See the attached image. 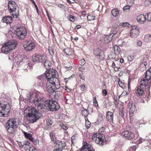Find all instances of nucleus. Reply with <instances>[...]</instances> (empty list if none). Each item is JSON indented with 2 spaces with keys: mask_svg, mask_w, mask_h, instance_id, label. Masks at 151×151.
<instances>
[{
  "mask_svg": "<svg viewBox=\"0 0 151 151\" xmlns=\"http://www.w3.org/2000/svg\"><path fill=\"white\" fill-rule=\"evenodd\" d=\"M144 41L146 42H151V35H147L145 36L144 38Z\"/></svg>",
  "mask_w": 151,
  "mask_h": 151,
  "instance_id": "c756f323",
  "label": "nucleus"
},
{
  "mask_svg": "<svg viewBox=\"0 0 151 151\" xmlns=\"http://www.w3.org/2000/svg\"><path fill=\"white\" fill-rule=\"evenodd\" d=\"M147 83L144 78L141 79L140 82V85L138 87L137 93L139 96L142 95L143 92V90L147 86Z\"/></svg>",
  "mask_w": 151,
  "mask_h": 151,
  "instance_id": "9d476101",
  "label": "nucleus"
},
{
  "mask_svg": "<svg viewBox=\"0 0 151 151\" xmlns=\"http://www.w3.org/2000/svg\"><path fill=\"white\" fill-rule=\"evenodd\" d=\"M78 69L80 71L83 72L85 70V68L82 67H80L78 68Z\"/></svg>",
  "mask_w": 151,
  "mask_h": 151,
  "instance_id": "0e129e2a",
  "label": "nucleus"
},
{
  "mask_svg": "<svg viewBox=\"0 0 151 151\" xmlns=\"http://www.w3.org/2000/svg\"><path fill=\"white\" fill-rule=\"evenodd\" d=\"M35 46L34 43L31 42L28 40H26L24 43L23 47L27 51L32 50L34 49Z\"/></svg>",
  "mask_w": 151,
  "mask_h": 151,
  "instance_id": "f8f14e48",
  "label": "nucleus"
},
{
  "mask_svg": "<svg viewBox=\"0 0 151 151\" xmlns=\"http://www.w3.org/2000/svg\"><path fill=\"white\" fill-rule=\"evenodd\" d=\"M5 128L9 134H14L17 128L16 119L14 118L9 119L6 123Z\"/></svg>",
  "mask_w": 151,
  "mask_h": 151,
  "instance_id": "39448f33",
  "label": "nucleus"
},
{
  "mask_svg": "<svg viewBox=\"0 0 151 151\" xmlns=\"http://www.w3.org/2000/svg\"><path fill=\"white\" fill-rule=\"evenodd\" d=\"M114 103L115 105V106L117 105L118 102V101L117 100V97L115 96L114 97Z\"/></svg>",
  "mask_w": 151,
  "mask_h": 151,
  "instance_id": "79ce46f5",
  "label": "nucleus"
},
{
  "mask_svg": "<svg viewBox=\"0 0 151 151\" xmlns=\"http://www.w3.org/2000/svg\"><path fill=\"white\" fill-rule=\"evenodd\" d=\"M89 110H91L92 111V109L91 108L89 109L88 108L87 109H84L81 111L82 114L84 116H87L89 114Z\"/></svg>",
  "mask_w": 151,
  "mask_h": 151,
  "instance_id": "a878e982",
  "label": "nucleus"
},
{
  "mask_svg": "<svg viewBox=\"0 0 151 151\" xmlns=\"http://www.w3.org/2000/svg\"><path fill=\"white\" fill-rule=\"evenodd\" d=\"M80 88L82 91H84L86 87L84 85H82L80 86Z\"/></svg>",
  "mask_w": 151,
  "mask_h": 151,
  "instance_id": "3c124183",
  "label": "nucleus"
},
{
  "mask_svg": "<svg viewBox=\"0 0 151 151\" xmlns=\"http://www.w3.org/2000/svg\"><path fill=\"white\" fill-rule=\"evenodd\" d=\"M66 144L65 142H58L56 145V147L59 149H60V151H62L63 149L66 146Z\"/></svg>",
  "mask_w": 151,
  "mask_h": 151,
  "instance_id": "b1692460",
  "label": "nucleus"
},
{
  "mask_svg": "<svg viewBox=\"0 0 151 151\" xmlns=\"http://www.w3.org/2000/svg\"><path fill=\"white\" fill-rule=\"evenodd\" d=\"M24 134L25 137L27 138L31 142H34V138L32 137V135L29 133L24 132Z\"/></svg>",
  "mask_w": 151,
  "mask_h": 151,
  "instance_id": "bb28decb",
  "label": "nucleus"
},
{
  "mask_svg": "<svg viewBox=\"0 0 151 151\" xmlns=\"http://www.w3.org/2000/svg\"><path fill=\"white\" fill-rule=\"evenodd\" d=\"M42 64L44 65L45 68L47 70L45 71V73L46 72L48 73L50 72V71H53V70H55L54 69H51V64L50 62L47 60V58L42 63Z\"/></svg>",
  "mask_w": 151,
  "mask_h": 151,
  "instance_id": "4468645a",
  "label": "nucleus"
},
{
  "mask_svg": "<svg viewBox=\"0 0 151 151\" xmlns=\"http://www.w3.org/2000/svg\"><path fill=\"white\" fill-rule=\"evenodd\" d=\"M53 132H50V133L49 135L50 136V139H51V140L53 141V142H54L55 143L56 142V141H54V139L53 137Z\"/></svg>",
  "mask_w": 151,
  "mask_h": 151,
  "instance_id": "c03bdc74",
  "label": "nucleus"
},
{
  "mask_svg": "<svg viewBox=\"0 0 151 151\" xmlns=\"http://www.w3.org/2000/svg\"><path fill=\"white\" fill-rule=\"evenodd\" d=\"M119 68L118 67H115L114 68V69L115 71H118Z\"/></svg>",
  "mask_w": 151,
  "mask_h": 151,
  "instance_id": "69168bd1",
  "label": "nucleus"
},
{
  "mask_svg": "<svg viewBox=\"0 0 151 151\" xmlns=\"http://www.w3.org/2000/svg\"><path fill=\"white\" fill-rule=\"evenodd\" d=\"M23 143L24 145H25L29 146L30 145V143L28 142V140L24 141Z\"/></svg>",
  "mask_w": 151,
  "mask_h": 151,
  "instance_id": "603ef678",
  "label": "nucleus"
},
{
  "mask_svg": "<svg viewBox=\"0 0 151 151\" xmlns=\"http://www.w3.org/2000/svg\"><path fill=\"white\" fill-rule=\"evenodd\" d=\"M24 113L27 114L26 116H28L30 123L36 122L42 116L41 113L34 108H27L24 111Z\"/></svg>",
  "mask_w": 151,
  "mask_h": 151,
  "instance_id": "f03ea898",
  "label": "nucleus"
},
{
  "mask_svg": "<svg viewBox=\"0 0 151 151\" xmlns=\"http://www.w3.org/2000/svg\"><path fill=\"white\" fill-rule=\"evenodd\" d=\"M151 3V0H146L144 2V4L146 6H149Z\"/></svg>",
  "mask_w": 151,
  "mask_h": 151,
  "instance_id": "c9c22d12",
  "label": "nucleus"
},
{
  "mask_svg": "<svg viewBox=\"0 0 151 151\" xmlns=\"http://www.w3.org/2000/svg\"><path fill=\"white\" fill-rule=\"evenodd\" d=\"M44 77L46 78L45 76V73H44V75L39 76L37 78V79H38L42 81L45 78Z\"/></svg>",
  "mask_w": 151,
  "mask_h": 151,
  "instance_id": "a19ab883",
  "label": "nucleus"
},
{
  "mask_svg": "<svg viewBox=\"0 0 151 151\" xmlns=\"http://www.w3.org/2000/svg\"><path fill=\"white\" fill-rule=\"evenodd\" d=\"M48 51L50 54L51 55H53L54 54L53 50L51 48H49L48 49Z\"/></svg>",
  "mask_w": 151,
  "mask_h": 151,
  "instance_id": "ea45409f",
  "label": "nucleus"
},
{
  "mask_svg": "<svg viewBox=\"0 0 151 151\" xmlns=\"http://www.w3.org/2000/svg\"><path fill=\"white\" fill-rule=\"evenodd\" d=\"M102 93L104 96H106L107 94V92L106 90L104 89L102 90Z\"/></svg>",
  "mask_w": 151,
  "mask_h": 151,
  "instance_id": "864d4df0",
  "label": "nucleus"
},
{
  "mask_svg": "<svg viewBox=\"0 0 151 151\" xmlns=\"http://www.w3.org/2000/svg\"><path fill=\"white\" fill-rule=\"evenodd\" d=\"M35 145H37L39 143V140L37 139H34V142H32Z\"/></svg>",
  "mask_w": 151,
  "mask_h": 151,
  "instance_id": "6e6d98bb",
  "label": "nucleus"
},
{
  "mask_svg": "<svg viewBox=\"0 0 151 151\" xmlns=\"http://www.w3.org/2000/svg\"><path fill=\"white\" fill-rule=\"evenodd\" d=\"M112 37L111 35H104V37L103 38V40L104 41V42L105 43H108L110 42L111 40V37Z\"/></svg>",
  "mask_w": 151,
  "mask_h": 151,
  "instance_id": "393cba45",
  "label": "nucleus"
},
{
  "mask_svg": "<svg viewBox=\"0 0 151 151\" xmlns=\"http://www.w3.org/2000/svg\"><path fill=\"white\" fill-rule=\"evenodd\" d=\"M93 53L96 56H99V58L101 60H102L104 58V52L103 51L99 48H94V49Z\"/></svg>",
  "mask_w": 151,
  "mask_h": 151,
  "instance_id": "dca6fc26",
  "label": "nucleus"
},
{
  "mask_svg": "<svg viewBox=\"0 0 151 151\" xmlns=\"http://www.w3.org/2000/svg\"><path fill=\"white\" fill-rule=\"evenodd\" d=\"M46 56L42 54L35 55L32 56V60L34 62H43L46 59Z\"/></svg>",
  "mask_w": 151,
  "mask_h": 151,
  "instance_id": "9b49d317",
  "label": "nucleus"
},
{
  "mask_svg": "<svg viewBox=\"0 0 151 151\" xmlns=\"http://www.w3.org/2000/svg\"><path fill=\"white\" fill-rule=\"evenodd\" d=\"M103 120L102 115L101 114H98V118L97 119V122H101Z\"/></svg>",
  "mask_w": 151,
  "mask_h": 151,
  "instance_id": "72a5a7b5",
  "label": "nucleus"
},
{
  "mask_svg": "<svg viewBox=\"0 0 151 151\" xmlns=\"http://www.w3.org/2000/svg\"><path fill=\"white\" fill-rule=\"evenodd\" d=\"M67 18L70 20V21L73 22L75 20V17L71 15H69L67 17Z\"/></svg>",
  "mask_w": 151,
  "mask_h": 151,
  "instance_id": "473e14b6",
  "label": "nucleus"
},
{
  "mask_svg": "<svg viewBox=\"0 0 151 151\" xmlns=\"http://www.w3.org/2000/svg\"><path fill=\"white\" fill-rule=\"evenodd\" d=\"M119 13V11L117 9H114L111 11V14L114 17L117 16Z\"/></svg>",
  "mask_w": 151,
  "mask_h": 151,
  "instance_id": "7c9ffc66",
  "label": "nucleus"
},
{
  "mask_svg": "<svg viewBox=\"0 0 151 151\" xmlns=\"http://www.w3.org/2000/svg\"><path fill=\"white\" fill-rule=\"evenodd\" d=\"M7 45V43H5L1 47L2 52L5 54H7L11 51V48H9Z\"/></svg>",
  "mask_w": 151,
  "mask_h": 151,
  "instance_id": "a211bd4d",
  "label": "nucleus"
},
{
  "mask_svg": "<svg viewBox=\"0 0 151 151\" xmlns=\"http://www.w3.org/2000/svg\"><path fill=\"white\" fill-rule=\"evenodd\" d=\"M50 72L45 73L46 78L47 79L46 87L49 93H52L60 88V85L58 78V73L57 71L53 70Z\"/></svg>",
  "mask_w": 151,
  "mask_h": 151,
  "instance_id": "f257e3e1",
  "label": "nucleus"
},
{
  "mask_svg": "<svg viewBox=\"0 0 151 151\" xmlns=\"http://www.w3.org/2000/svg\"><path fill=\"white\" fill-rule=\"evenodd\" d=\"M19 146L21 148H23L24 147V145H22L21 142H19L18 143Z\"/></svg>",
  "mask_w": 151,
  "mask_h": 151,
  "instance_id": "052dcab7",
  "label": "nucleus"
},
{
  "mask_svg": "<svg viewBox=\"0 0 151 151\" xmlns=\"http://www.w3.org/2000/svg\"><path fill=\"white\" fill-rule=\"evenodd\" d=\"M15 34L18 38L19 40H22L25 37L27 32L25 28L23 27L20 26L17 28Z\"/></svg>",
  "mask_w": 151,
  "mask_h": 151,
  "instance_id": "1a4fd4ad",
  "label": "nucleus"
},
{
  "mask_svg": "<svg viewBox=\"0 0 151 151\" xmlns=\"http://www.w3.org/2000/svg\"><path fill=\"white\" fill-rule=\"evenodd\" d=\"M29 151H37V150L34 146H31L29 147Z\"/></svg>",
  "mask_w": 151,
  "mask_h": 151,
  "instance_id": "09e8293b",
  "label": "nucleus"
},
{
  "mask_svg": "<svg viewBox=\"0 0 151 151\" xmlns=\"http://www.w3.org/2000/svg\"><path fill=\"white\" fill-rule=\"evenodd\" d=\"M119 111V115L122 117L124 116V113L123 112V106H120Z\"/></svg>",
  "mask_w": 151,
  "mask_h": 151,
  "instance_id": "2f4dec72",
  "label": "nucleus"
},
{
  "mask_svg": "<svg viewBox=\"0 0 151 151\" xmlns=\"http://www.w3.org/2000/svg\"><path fill=\"white\" fill-rule=\"evenodd\" d=\"M137 44L138 46H141L142 45V42L141 41L138 40L137 42Z\"/></svg>",
  "mask_w": 151,
  "mask_h": 151,
  "instance_id": "5fc2aeb1",
  "label": "nucleus"
},
{
  "mask_svg": "<svg viewBox=\"0 0 151 151\" xmlns=\"http://www.w3.org/2000/svg\"><path fill=\"white\" fill-rule=\"evenodd\" d=\"M117 29L118 28L116 27H112L111 28V31L110 32V35L112 37H113L114 35L117 33L118 30Z\"/></svg>",
  "mask_w": 151,
  "mask_h": 151,
  "instance_id": "c85d7f7f",
  "label": "nucleus"
},
{
  "mask_svg": "<svg viewBox=\"0 0 151 151\" xmlns=\"http://www.w3.org/2000/svg\"><path fill=\"white\" fill-rule=\"evenodd\" d=\"M114 52L116 55L119 54L120 52V49L118 46L115 45L114 46Z\"/></svg>",
  "mask_w": 151,
  "mask_h": 151,
  "instance_id": "cd10ccee",
  "label": "nucleus"
},
{
  "mask_svg": "<svg viewBox=\"0 0 151 151\" xmlns=\"http://www.w3.org/2000/svg\"><path fill=\"white\" fill-rule=\"evenodd\" d=\"M132 30H139V28L137 26L135 25L132 27Z\"/></svg>",
  "mask_w": 151,
  "mask_h": 151,
  "instance_id": "4d7b16f0",
  "label": "nucleus"
},
{
  "mask_svg": "<svg viewBox=\"0 0 151 151\" xmlns=\"http://www.w3.org/2000/svg\"><path fill=\"white\" fill-rule=\"evenodd\" d=\"M93 106L96 107H97L98 106L97 101H93Z\"/></svg>",
  "mask_w": 151,
  "mask_h": 151,
  "instance_id": "13d9d810",
  "label": "nucleus"
},
{
  "mask_svg": "<svg viewBox=\"0 0 151 151\" xmlns=\"http://www.w3.org/2000/svg\"><path fill=\"white\" fill-rule=\"evenodd\" d=\"M44 105L47 109L52 111L58 110L60 106L58 103L52 100H47L45 101Z\"/></svg>",
  "mask_w": 151,
  "mask_h": 151,
  "instance_id": "423d86ee",
  "label": "nucleus"
},
{
  "mask_svg": "<svg viewBox=\"0 0 151 151\" xmlns=\"http://www.w3.org/2000/svg\"><path fill=\"white\" fill-rule=\"evenodd\" d=\"M46 123L48 126H50L52 125L53 122L50 119L48 118L46 120Z\"/></svg>",
  "mask_w": 151,
  "mask_h": 151,
  "instance_id": "f704fd0d",
  "label": "nucleus"
},
{
  "mask_svg": "<svg viewBox=\"0 0 151 151\" xmlns=\"http://www.w3.org/2000/svg\"><path fill=\"white\" fill-rule=\"evenodd\" d=\"M137 21L141 24L144 23L146 20V18L143 14H141L138 16L137 17Z\"/></svg>",
  "mask_w": 151,
  "mask_h": 151,
  "instance_id": "aec40b11",
  "label": "nucleus"
},
{
  "mask_svg": "<svg viewBox=\"0 0 151 151\" xmlns=\"http://www.w3.org/2000/svg\"><path fill=\"white\" fill-rule=\"evenodd\" d=\"M8 8L13 17L17 18L19 16V8L16 3L13 1L10 0L8 3Z\"/></svg>",
  "mask_w": 151,
  "mask_h": 151,
  "instance_id": "20e7f679",
  "label": "nucleus"
},
{
  "mask_svg": "<svg viewBox=\"0 0 151 151\" xmlns=\"http://www.w3.org/2000/svg\"><path fill=\"white\" fill-rule=\"evenodd\" d=\"M80 78H81L82 80H84V76H83L82 75H81L80 74Z\"/></svg>",
  "mask_w": 151,
  "mask_h": 151,
  "instance_id": "774afa93",
  "label": "nucleus"
},
{
  "mask_svg": "<svg viewBox=\"0 0 151 151\" xmlns=\"http://www.w3.org/2000/svg\"><path fill=\"white\" fill-rule=\"evenodd\" d=\"M147 19L146 20L148 21L151 22V13H149L147 14Z\"/></svg>",
  "mask_w": 151,
  "mask_h": 151,
  "instance_id": "4c0bfd02",
  "label": "nucleus"
},
{
  "mask_svg": "<svg viewBox=\"0 0 151 151\" xmlns=\"http://www.w3.org/2000/svg\"><path fill=\"white\" fill-rule=\"evenodd\" d=\"M55 97L57 99L60 98L62 97V96L60 93H56L55 95Z\"/></svg>",
  "mask_w": 151,
  "mask_h": 151,
  "instance_id": "de8ad7c7",
  "label": "nucleus"
},
{
  "mask_svg": "<svg viewBox=\"0 0 151 151\" xmlns=\"http://www.w3.org/2000/svg\"><path fill=\"white\" fill-rule=\"evenodd\" d=\"M106 118L109 122H113V113L111 111L107 112L106 114Z\"/></svg>",
  "mask_w": 151,
  "mask_h": 151,
  "instance_id": "412c9836",
  "label": "nucleus"
},
{
  "mask_svg": "<svg viewBox=\"0 0 151 151\" xmlns=\"http://www.w3.org/2000/svg\"><path fill=\"white\" fill-rule=\"evenodd\" d=\"M92 139L95 141V142L100 146L105 144L106 140L104 135L101 133H96L92 137Z\"/></svg>",
  "mask_w": 151,
  "mask_h": 151,
  "instance_id": "6e6552de",
  "label": "nucleus"
},
{
  "mask_svg": "<svg viewBox=\"0 0 151 151\" xmlns=\"http://www.w3.org/2000/svg\"><path fill=\"white\" fill-rule=\"evenodd\" d=\"M147 65V63L146 62H143L140 64V66L144 68H146V66Z\"/></svg>",
  "mask_w": 151,
  "mask_h": 151,
  "instance_id": "a18cd8bd",
  "label": "nucleus"
},
{
  "mask_svg": "<svg viewBox=\"0 0 151 151\" xmlns=\"http://www.w3.org/2000/svg\"><path fill=\"white\" fill-rule=\"evenodd\" d=\"M11 106L6 102L0 103V116L6 117L10 111Z\"/></svg>",
  "mask_w": 151,
  "mask_h": 151,
  "instance_id": "0eeeda50",
  "label": "nucleus"
},
{
  "mask_svg": "<svg viewBox=\"0 0 151 151\" xmlns=\"http://www.w3.org/2000/svg\"><path fill=\"white\" fill-rule=\"evenodd\" d=\"M95 16H94L89 15L87 16V19L89 20H93L95 19Z\"/></svg>",
  "mask_w": 151,
  "mask_h": 151,
  "instance_id": "e433bc0d",
  "label": "nucleus"
},
{
  "mask_svg": "<svg viewBox=\"0 0 151 151\" xmlns=\"http://www.w3.org/2000/svg\"><path fill=\"white\" fill-rule=\"evenodd\" d=\"M135 147L133 146L132 147H131L129 149V150H131L132 149V150L131 151H135Z\"/></svg>",
  "mask_w": 151,
  "mask_h": 151,
  "instance_id": "e2e57ef3",
  "label": "nucleus"
},
{
  "mask_svg": "<svg viewBox=\"0 0 151 151\" xmlns=\"http://www.w3.org/2000/svg\"><path fill=\"white\" fill-rule=\"evenodd\" d=\"M139 34V30H132L131 31V36L132 38L136 37Z\"/></svg>",
  "mask_w": 151,
  "mask_h": 151,
  "instance_id": "5701e85b",
  "label": "nucleus"
},
{
  "mask_svg": "<svg viewBox=\"0 0 151 151\" xmlns=\"http://www.w3.org/2000/svg\"><path fill=\"white\" fill-rule=\"evenodd\" d=\"M81 25H78L75 28L77 29L80 28L81 27Z\"/></svg>",
  "mask_w": 151,
  "mask_h": 151,
  "instance_id": "338daca9",
  "label": "nucleus"
},
{
  "mask_svg": "<svg viewBox=\"0 0 151 151\" xmlns=\"http://www.w3.org/2000/svg\"><path fill=\"white\" fill-rule=\"evenodd\" d=\"M108 60H111L113 59V58L112 55H109L108 56Z\"/></svg>",
  "mask_w": 151,
  "mask_h": 151,
  "instance_id": "680f3d73",
  "label": "nucleus"
},
{
  "mask_svg": "<svg viewBox=\"0 0 151 151\" xmlns=\"http://www.w3.org/2000/svg\"><path fill=\"white\" fill-rule=\"evenodd\" d=\"M12 20V18L11 17L6 16L4 17L2 20V21L4 23H5L7 24H9Z\"/></svg>",
  "mask_w": 151,
  "mask_h": 151,
  "instance_id": "4be33fe9",
  "label": "nucleus"
},
{
  "mask_svg": "<svg viewBox=\"0 0 151 151\" xmlns=\"http://www.w3.org/2000/svg\"><path fill=\"white\" fill-rule=\"evenodd\" d=\"M61 127H62V128L64 130H66L67 129H68V127H67L66 126H65L64 124H63L61 126Z\"/></svg>",
  "mask_w": 151,
  "mask_h": 151,
  "instance_id": "bf43d9fd",
  "label": "nucleus"
},
{
  "mask_svg": "<svg viewBox=\"0 0 151 151\" xmlns=\"http://www.w3.org/2000/svg\"><path fill=\"white\" fill-rule=\"evenodd\" d=\"M44 84V83L43 82V81H40V82H39V83H38L37 85L40 87H42L43 86V85Z\"/></svg>",
  "mask_w": 151,
  "mask_h": 151,
  "instance_id": "8fccbe9b",
  "label": "nucleus"
},
{
  "mask_svg": "<svg viewBox=\"0 0 151 151\" xmlns=\"http://www.w3.org/2000/svg\"><path fill=\"white\" fill-rule=\"evenodd\" d=\"M120 26H123L124 27H125L128 26L129 25V24L128 22L121 23L120 24Z\"/></svg>",
  "mask_w": 151,
  "mask_h": 151,
  "instance_id": "37998d69",
  "label": "nucleus"
},
{
  "mask_svg": "<svg viewBox=\"0 0 151 151\" xmlns=\"http://www.w3.org/2000/svg\"><path fill=\"white\" fill-rule=\"evenodd\" d=\"M128 109L130 115L136 113L137 110L136 105L132 101H130L128 104Z\"/></svg>",
  "mask_w": 151,
  "mask_h": 151,
  "instance_id": "ddd939ff",
  "label": "nucleus"
},
{
  "mask_svg": "<svg viewBox=\"0 0 151 151\" xmlns=\"http://www.w3.org/2000/svg\"><path fill=\"white\" fill-rule=\"evenodd\" d=\"M30 102L33 103L36 106L40 109H43L45 106L42 103L43 100L40 97L35 93H31L29 98H28Z\"/></svg>",
  "mask_w": 151,
  "mask_h": 151,
  "instance_id": "7ed1b4c3",
  "label": "nucleus"
},
{
  "mask_svg": "<svg viewBox=\"0 0 151 151\" xmlns=\"http://www.w3.org/2000/svg\"><path fill=\"white\" fill-rule=\"evenodd\" d=\"M130 8V7L129 6H126L123 7V10L124 11H129Z\"/></svg>",
  "mask_w": 151,
  "mask_h": 151,
  "instance_id": "49530a36",
  "label": "nucleus"
},
{
  "mask_svg": "<svg viewBox=\"0 0 151 151\" xmlns=\"http://www.w3.org/2000/svg\"><path fill=\"white\" fill-rule=\"evenodd\" d=\"M86 144L83 145L81 149V151H94V150L93 148L92 145L91 144H88L86 142Z\"/></svg>",
  "mask_w": 151,
  "mask_h": 151,
  "instance_id": "f3484780",
  "label": "nucleus"
},
{
  "mask_svg": "<svg viewBox=\"0 0 151 151\" xmlns=\"http://www.w3.org/2000/svg\"><path fill=\"white\" fill-rule=\"evenodd\" d=\"M122 136L124 137L126 139L129 140H131L134 138V135L131 132L128 130L124 131L121 133Z\"/></svg>",
  "mask_w": 151,
  "mask_h": 151,
  "instance_id": "2eb2a0df",
  "label": "nucleus"
},
{
  "mask_svg": "<svg viewBox=\"0 0 151 151\" xmlns=\"http://www.w3.org/2000/svg\"><path fill=\"white\" fill-rule=\"evenodd\" d=\"M79 64H80L81 65H84L86 63L85 60L83 59L82 60H79Z\"/></svg>",
  "mask_w": 151,
  "mask_h": 151,
  "instance_id": "58836bf2",
  "label": "nucleus"
},
{
  "mask_svg": "<svg viewBox=\"0 0 151 151\" xmlns=\"http://www.w3.org/2000/svg\"><path fill=\"white\" fill-rule=\"evenodd\" d=\"M7 45L9 48H11V50L14 49L17 44V42L16 40H12L8 41L7 42Z\"/></svg>",
  "mask_w": 151,
  "mask_h": 151,
  "instance_id": "6ab92c4d",
  "label": "nucleus"
}]
</instances>
